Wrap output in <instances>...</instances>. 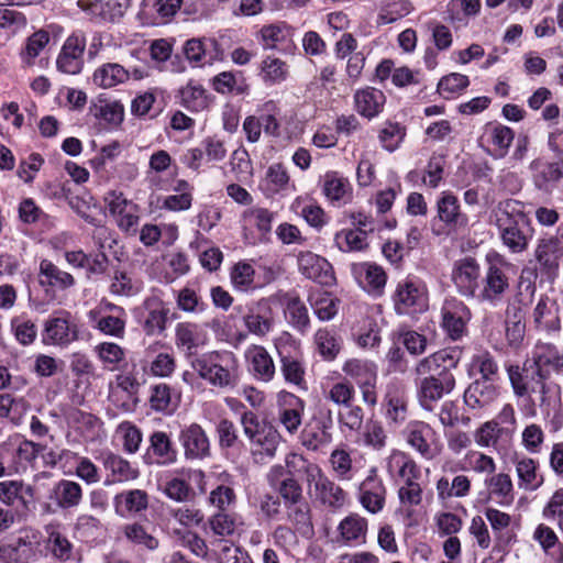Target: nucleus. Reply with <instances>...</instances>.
Segmentation results:
<instances>
[{
	"instance_id": "nucleus-1",
	"label": "nucleus",
	"mask_w": 563,
	"mask_h": 563,
	"mask_svg": "<svg viewBox=\"0 0 563 563\" xmlns=\"http://www.w3.org/2000/svg\"><path fill=\"white\" fill-rule=\"evenodd\" d=\"M461 356L459 347L443 349L417 364L415 372L421 377L417 395L422 408L431 410L434 402L454 389L455 377L452 371L457 367Z\"/></svg>"
},
{
	"instance_id": "nucleus-2",
	"label": "nucleus",
	"mask_w": 563,
	"mask_h": 563,
	"mask_svg": "<svg viewBox=\"0 0 563 563\" xmlns=\"http://www.w3.org/2000/svg\"><path fill=\"white\" fill-rule=\"evenodd\" d=\"M241 424L245 437L250 440L251 454L256 464L272 461L282 441L278 430L268 421L260 420L253 411L241 416Z\"/></svg>"
},
{
	"instance_id": "nucleus-3",
	"label": "nucleus",
	"mask_w": 563,
	"mask_h": 563,
	"mask_svg": "<svg viewBox=\"0 0 563 563\" xmlns=\"http://www.w3.org/2000/svg\"><path fill=\"white\" fill-rule=\"evenodd\" d=\"M517 205V201H506L496 214V225L501 241L512 253L523 252L533 234L529 218L516 209Z\"/></svg>"
},
{
	"instance_id": "nucleus-4",
	"label": "nucleus",
	"mask_w": 563,
	"mask_h": 563,
	"mask_svg": "<svg viewBox=\"0 0 563 563\" xmlns=\"http://www.w3.org/2000/svg\"><path fill=\"white\" fill-rule=\"evenodd\" d=\"M191 367L210 385L219 388L233 387L238 382V360L232 352L213 351L196 356Z\"/></svg>"
},
{
	"instance_id": "nucleus-5",
	"label": "nucleus",
	"mask_w": 563,
	"mask_h": 563,
	"mask_svg": "<svg viewBox=\"0 0 563 563\" xmlns=\"http://www.w3.org/2000/svg\"><path fill=\"white\" fill-rule=\"evenodd\" d=\"M508 377L518 397L530 396L548 384V372L532 361L525 362L522 367L510 365L507 368Z\"/></svg>"
},
{
	"instance_id": "nucleus-6",
	"label": "nucleus",
	"mask_w": 563,
	"mask_h": 563,
	"mask_svg": "<svg viewBox=\"0 0 563 563\" xmlns=\"http://www.w3.org/2000/svg\"><path fill=\"white\" fill-rule=\"evenodd\" d=\"M77 339L78 328L71 321L69 311L58 310L44 321L42 331L43 344L65 347Z\"/></svg>"
},
{
	"instance_id": "nucleus-7",
	"label": "nucleus",
	"mask_w": 563,
	"mask_h": 563,
	"mask_svg": "<svg viewBox=\"0 0 563 563\" xmlns=\"http://www.w3.org/2000/svg\"><path fill=\"white\" fill-rule=\"evenodd\" d=\"M511 265L504 260L489 261L479 297L493 305L501 301L510 286Z\"/></svg>"
},
{
	"instance_id": "nucleus-8",
	"label": "nucleus",
	"mask_w": 563,
	"mask_h": 563,
	"mask_svg": "<svg viewBox=\"0 0 563 563\" xmlns=\"http://www.w3.org/2000/svg\"><path fill=\"white\" fill-rule=\"evenodd\" d=\"M104 200L119 229L128 234H135L140 221L137 205L128 200L123 194L115 191L109 192Z\"/></svg>"
},
{
	"instance_id": "nucleus-9",
	"label": "nucleus",
	"mask_w": 563,
	"mask_h": 563,
	"mask_svg": "<svg viewBox=\"0 0 563 563\" xmlns=\"http://www.w3.org/2000/svg\"><path fill=\"white\" fill-rule=\"evenodd\" d=\"M407 443L422 457L432 460L437 455V432L423 421H410L404 430Z\"/></svg>"
},
{
	"instance_id": "nucleus-10",
	"label": "nucleus",
	"mask_w": 563,
	"mask_h": 563,
	"mask_svg": "<svg viewBox=\"0 0 563 563\" xmlns=\"http://www.w3.org/2000/svg\"><path fill=\"white\" fill-rule=\"evenodd\" d=\"M86 43V36L82 33L76 32L69 35L57 57V69L69 75L79 74L84 66Z\"/></svg>"
},
{
	"instance_id": "nucleus-11",
	"label": "nucleus",
	"mask_w": 563,
	"mask_h": 563,
	"mask_svg": "<svg viewBox=\"0 0 563 563\" xmlns=\"http://www.w3.org/2000/svg\"><path fill=\"white\" fill-rule=\"evenodd\" d=\"M428 308V298L422 288L412 282L399 284L395 295V310L398 314L412 316Z\"/></svg>"
},
{
	"instance_id": "nucleus-12",
	"label": "nucleus",
	"mask_w": 563,
	"mask_h": 563,
	"mask_svg": "<svg viewBox=\"0 0 563 563\" xmlns=\"http://www.w3.org/2000/svg\"><path fill=\"white\" fill-rule=\"evenodd\" d=\"M442 327L452 340L461 339L471 319L467 306L456 299L445 300L441 309Z\"/></svg>"
},
{
	"instance_id": "nucleus-13",
	"label": "nucleus",
	"mask_w": 563,
	"mask_h": 563,
	"mask_svg": "<svg viewBox=\"0 0 563 563\" xmlns=\"http://www.w3.org/2000/svg\"><path fill=\"white\" fill-rule=\"evenodd\" d=\"M298 267L302 275L320 285L331 286L335 282L332 265L324 257L312 252L299 254Z\"/></svg>"
},
{
	"instance_id": "nucleus-14",
	"label": "nucleus",
	"mask_w": 563,
	"mask_h": 563,
	"mask_svg": "<svg viewBox=\"0 0 563 563\" xmlns=\"http://www.w3.org/2000/svg\"><path fill=\"white\" fill-rule=\"evenodd\" d=\"M150 446L144 455L146 464L158 466H169L175 464L178 459V451L175 448L170 437L163 431H154L150 435Z\"/></svg>"
},
{
	"instance_id": "nucleus-15",
	"label": "nucleus",
	"mask_w": 563,
	"mask_h": 563,
	"mask_svg": "<svg viewBox=\"0 0 563 563\" xmlns=\"http://www.w3.org/2000/svg\"><path fill=\"white\" fill-rule=\"evenodd\" d=\"M279 401L278 422L287 433L294 435L302 423L305 401L290 393L282 394Z\"/></svg>"
},
{
	"instance_id": "nucleus-16",
	"label": "nucleus",
	"mask_w": 563,
	"mask_h": 563,
	"mask_svg": "<svg viewBox=\"0 0 563 563\" xmlns=\"http://www.w3.org/2000/svg\"><path fill=\"white\" fill-rule=\"evenodd\" d=\"M386 488L377 476L376 467H372L360 485V501L367 511L377 514L384 508Z\"/></svg>"
},
{
	"instance_id": "nucleus-17",
	"label": "nucleus",
	"mask_w": 563,
	"mask_h": 563,
	"mask_svg": "<svg viewBox=\"0 0 563 563\" xmlns=\"http://www.w3.org/2000/svg\"><path fill=\"white\" fill-rule=\"evenodd\" d=\"M179 441L188 460H201L210 454L209 439L198 423H191L181 429Z\"/></svg>"
},
{
	"instance_id": "nucleus-18",
	"label": "nucleus",
	"mask_w": 563,
	"mask_h": 563,
	"mask_svg": "<svg viewBox=\"0 0 563 563\" xmlns=\"http://www.w3.org/2000/svg\"><path fill=\"white\" fill-rule=\"evenodd\" d=\"M479 275V265L472 257H465L454 263L452 280L463 296L473 297L475 295Z\"/></svg>"
},
{
	"instance_id": "nucleus-19",
	"label": "nucleus",
	"mask_w": 563,
	"mask_h": 563,
	"mask_svg": "<svg viewBox=\"0 0 563 563\" xmlns=\"http://www.w3.org/2000/svg\"><path fill=\"white\" fill-rule=\"evenodd\" d=\"M243 321L250 333L264 336L273 325L272 308L268 300L261 299L245 307Z\"/></svg>"
},
{
	"instance_id": "nucleus-20",
	"label": "nucleus",
	"mask_w": 563,
	"mask_h": 563,
	"mask_svg": "<svg viewBox=\"0 0 563 563\" xmlns=\"http://www.w3.org/2000/svg\"><path fill=\"white\" fill-rule=\"evenodd\" d=\"M310 481L308 486L314 488L316 497L321 500L322 504L329 507H341L345 501L344 490L325 476L321 468L318 471L312 470L310 473Z\"/></svg>"
},
{
	"instance_id": "nucleus-21",
	"label": "nucleus",
	"mask_w": 563,
	"mask_h": 563,
	"mask_svg": "<svg viewBox=\"0 0 563 563\" xmlns=\"http://www.w3.org/2000/svg\"><path fill=\"white\" fill-rule=\"evenodd\" d=\"M532 277H534V273L531 269H522L519 277L518 294L516 297L518 305L511 303L508 307L506 322L526 323V312L521 305H528L536 292V284L532 280Z\"/></svg>"
},
{
	"instance_id": "nucleus-22",
	"label": "nucleus",
	"mask_w": 563,
	"mask_h": 563,
	"mask_svg": "<svg viewBox=\"0 0 563 563\" xmlns=\"http://www.w3.org/2000/svg\"><path fill=\"white\" fill-rule=\"evenodd\" d=\"M322 192L332 205L336 206L347 205L353 198L349 179L332 170L327 172L322 178Z\"/></svg>"
},
{
	"instance_id": "nucleus-23",
	"label": "nucleus",
	"mask_w": 563,
	"mask_h": 563,
	"mask_svg": "<svg viewBox=\"0 0 563 563\" xmlns=\"http://www.w3.org/2000/svg\"><path fill=\"white\" fill-rule=\"evenodd\" d=\"M245 358L249 363L250 372L257 380L268 383L274 378L276 374L275 364L264 346L252 345L247 349Z\"/></svg>"
},
{
	"instance_id": "nucleus-24",
	"label": "nucleus",
	"mask_w": 563,
	"mask_h": 563,
	"mask_svg": "<svg viewBox=\"0 0 563 563\" xmlns=\"http://www.w3.org/2000/svg\"><path fill=\"white\" fill-rule=\"evenodd\" d=\"M534 256L542 272L552 274L559 268L563 257V242L556 236L540 240Z\"/></svg>"
},
{
	"instance_id": "nucleus-25",
	"label": "nucleus",
	"mask_w": 563,
	"mask_h": 563,
	"mask_svg": "<svg viewBox=\"0 0 563 563\" xmlns=\"http://www.w3.org/2000/svg\"><path fill=\"white\" fill-rule=\"evenodd\" d=\"M115 514L122 518L135 516L148 507V495L142 489H130L117 494L113 498Z\"/></svg>"
},
{
	"instance_id": "nucleus-26",
	"label": "nucleus",
	"mask_w": 563,
	"mask_h": 563,
	"mask_svg": "<svg viewBox=\"0 0 563 563\" xmlns=\"http://www.w3.org/2000/svg\"><path fill=\"white\" fill-rule=\"evenodd\" d=\"M499 395L495 382L474 380L464 393V402L472 409H483L493 404Z\"/></svg>"
},
{
	"instance_id": "nucleus-27",
	"label": "nucleus",
	"mask_w": 563,
	"mask_h": 563,
	"mask_svg": "<svg viewBox=\"0 0 563 563\" xmlns=\"http://www.w3.org/2000/svg\"><path fill=\"white\" fill-rule=\"evenodd\" d=\"M438 218L449 228H460L467 224V217L460 209L456 196L450 191H443L437 201Z\"/></svg>"
},
{
	"instance_id": "nucleus-28",
	"label": "nucleus",
	"mask_w": 563,
	"mask_h": 563,
	"mask_svg": "<svg viewBox=\"0 0 563 563\" xmlns=\"http://www.w3.org/2000/svg\"><path fill=\"white\" fill-rule=\"evenodd\" d=\"M333 426L332 412L327 411L325 417L317 420L316 427L306 429L302 432V445L308 450L317 451L332 442V434L330 432Z\"/></svg>"
},
{
	"instance_id": "nucleus-29",
	"label": "nucleus",
	"mask_w": 563,
	"mask_h": 563,
	"mask_svg": "<svg viewBox=\"0 0 563 563\" xmlns=\"http://www.w3.org/2000/svg\"><path fill=\"white\" fill-rule=\"evenodd\" d=\"M84 493L79 483L70 479H60L57 482L51 493V498L60 509L77 508L82 501Z\"/></svg>"
},
{
	"instance_id": "nucleus-30",
	"label": "nucleus",
	"mask_w": 563,
	"mask_h": 563,
	"mask_svg": "<svg viewBox=\"0 0 563 563\" xmlns=\"http://www.w3.org/2000/svg\"><path fill=\"white\" fill-rule=\"evenodd\" d=\"M533 322L538 330L556 332L560 330V318L555 301L541 296L533 309Z\"/></svg>"
},
{
	"instance_id": "nucleus-31",
	"label": "nucleus",
	"mask_w": 563,
	"mask_h": 563,
	"mask_svg": "<svg viewBox=\"0 0 563 563\" xmlns=\"http://www.w3.org/2000/svg\"><path fill=\"white\" fill-rule=\"evenodd\" d=\"M101 462L107 472L112 476V483H123L136 479L140 472L136 467L113 452H106L101 455Z\"/></svg>"
},
{
	"instance_id": "nucleus-32",
	"label": "nucleus",
	"mask_w": 563,
	"mask_h": 563,
	"mask_svg": "<svg viewBox=\"0 0 563 563\" xmlns=\"http://www.w3.org/2000/svg\"><path fill=\"white\" fill-rule=\"evenodd\" d=\"M489 498L500 506H510L514 503V486L510 476L506 473L494 474L484 482Z\"/></svg>"
},
{
	"instance_id": "nucleus-33",
	"label": "nucleus",
	"mask_w": 563,
	"mask_h": 563,
	"mask_svg": "<svg viewBox=\"0 0 563 563\" xmlns=\"http://www.w3.org/2000/svg\"><path fill=\"white\" fill-rule=\"evenodd\" d=\"M354 101L356 111L361 115L372 119L382 111L385 96L380 90L367 87L355 92Z\"/></svg>"
},
{
	"instance_id": "nucleus-34",
	"label": "nucleus",
	"mask_w": 563,
	"mask_h": 563,
	"mask_svg": "<svg viewBox=\"0 0 563 563\" xmlns=\"http://www.w3.org/2000/svg\"><path fill=\"white\" fill-rule=\"evenodd\" d=\"M164 345L155 342L145 350V357L150 361V371L154 376L167 377L175 371V358L170 353L159 351Z\"/></svg>"
},
{
	"instance_id": "nucleus-35",
	"label": "nucleus",
	"mask_w": 563,
	"mask_h": 563,
	"mask_svg": "<svg viewBox=\"0 0 563 563\" xmlns=\"http://www.w3.org/2000/svg\"><path fill=\"white\" fill-rule=\"evenodd\" d=\"M45 532L47 534L46 548L49 553L59 561L70 560L73 556V544L68 538L60 532L59 525H47Z\"/></svg>"
},
{
	"instance_id": "nucleus-36",
	"label": "nucleus",
	"mask_w": 563,
	"mask_h": 563,
	"mask_svg": "<svg viewBox=\"0 0 563 563\" xmlns=\"http://www.w3.org/2000/svg\"><path fill=\"white\" fill-rule=\"evenodd\" d=\"M40 284L55 287L58 289H67L75 285V278L71 274L62 271L58 266L48 260L40 263Z\"/></svg>"
},
{
	"instance_id": "nucleus-37",
	"label": "nucleus",
	"mask_w": 563,
	"mask_h": 563,
	"mask_svg": "<svg viewBox=\"0 0 563 563\" xmlns=\"http://www.w3.org/2000/svg\"><path fill=\"white\" fill-rule=\"evenodd\" d=\"M342 371L352 378L357 386L377 382V367L373 362L352 358L344 363Z\"/></svg>"
},
{
	"instance_id": "nucleus-38",
	"label": "nucleus",
	"mask_w": 563,
	"mask_h": 563,
	"mask_svg": "<svg viewBox=\"0 0 563 563\" xmlns=\"http://www.w3.org/2000/svg\"><path fill=\"white\" fill-rule=\"evenodd\" d=\"M338 530L344 542L364 543L367 532V520L358 514H351L340 522Z\"/></svg>"
},
{
	"instance_id": "nucleus-39",
	"label": "nucleus",
	"mask_w": 563,
	"mask_h": 563,
	"mask_svg": "<svg viewBox=\"0 0 563 563\" xmlns=\"http://www.w3.org/2000/svg\"><path fill=\"white\" fill-rule=\"evenodd\" d=\"M129 77V70H126L122 65L108 63L95 71L93 82L102 88H112L126 81Z\"/></svg>"
},
{
	"instance_id": "nucleus-40",
	"label": "nucleus",
	"mask_w": 563,
	"mask_h": 563,
	"mask_svg": "<svg viewBox=\"0 0 563 563\" xmlns=\"http://www.w3.org/2000/svg\"><path fill=\"white\" fill-rule=\"evenodd\" d=\"M37 544L34 536L19 537L14 543L3 548L2 551L8 553L15 563H29L35 556Z\"/></svg>"
},
{
	"instance_id": "nucleus-41",
	"label": "nucleus",
	"mask_w": 563,
	"mask_h": 563,
	"mask_svg": "<svg viewBox=\"0 0 563 563\" xmlns=\"http://www.w3.org/2000/svg\"><path fill=\"white\" fill-rule=\"evenodd\" d=\"M287 510L288 519L295 526L296 531L305 538L312 537L314 531L308 504L301 501L296 506H287Z\"/></svg>"
},
{
	"instance_id": "nucleus-42",
	"label": "nucleus",
	"mask_w": 563,
	"mask_h": 563,
	"mask_svg": "<svg viewBox=\"0 0 563 563\" xmlns=\"http://www.w3.org/2000/svg\"><path fill=\"white\" fill-rule=\"evenodd\" d=\"M280 371L286 383L291 384L299 389H307L305 379L306 369L299 360L290 355H282Z\"/></svg>"
},
{
	"instance_id": "nucleus-43",
	"label": "nucleus",
	"mask_w": 563,
	"mask_h": 563,
	"mask_svg": "<svg viewBox=\"0 0 563 563\" xmlns=\"http://www.w3.org/2000/svg\"><path fill=\"white\" fill-rule=\"evenodd\" d=\"M181 104L190 110L198 112L208 106V98L203 87L197 82L189 81L179 91Z\"/></svg>"
},
{
	"instance_id": "nucleus-44",
	"label": "nucleus",
	"mask_w": 563,
	"mask_h": 563,
	"mask_svg": "<svg viewBox=\"0 0 563 563\" xmlns=\"http://www.w3.org/2000/svg\"><path fill=\"white\" fill-rule=\"evenodd\" d=\"M537 394L538 405L544 418H549L553 409L561 407V388L558 384L549 382Z\"/></svg>"
},
{
	"instance_id": "nucleus-45",
	"label": "nucleus",
	"mask_w": 563,
	"mask_h": 563,
	"mask_svg": "<svg viewBox=\"0 0 563 563\" xmlns=\"http://www.w3.org/2000/svg\"><path fill=\"white\" fill-rule=\"evenodd\" d=\"M261 75L267 84H278L286 79L288 75L287 64L274 56H267L262 60Z\"/></svg>"
},
{
	"instance_id": "nucleus-46",
	"label": "nucleus",
	"mask_w": 563,
	"mask_h": 563,
	"mask_svg": "<svg viewBox=\"0 0 563 563\" xmlns=\"http://www.w3.org/2000/svg\"><path fill=\"white\" fill-rule=\"evenodd\" d=\"M362 443L375 451H380L386 446L387 434L380 422L369 420L366 422L362 433Z\"/></svg>"
},
{
	"instance_id": "nucleus-47",
	"label": "nucleus",
	"mask_w": 563,
	"mask_h": 563,
	"mask_svg": "<svg viewBox=\"0 0 563 563\" xmlns=\"http://www.w3.org/2000/svg\"><path fill=\"white\" fill-rule=\"evenodd\" d=\"M175 343L189 354L199 345L198 325L191 322H180L175 329Z\"/></svg>"
},
{
	"instance_id": "nucleus-48",
	"label": "nucleus",
	"mask_w": 563,
	"mask_h": 563,
	"mask_svg": "<svg viewBox=\"0 0 563 563\" xmlns=\"http://www.w3.org/2000/svg\"><path fill=\"white\" fill-rule=\"evenodd\" d=\"M330 464L336 477L350 481L353 477V463L351 454L343 448H336L330 455Z\"/></svg>"
},
{
	"instance_id": "nucleus-49",
	"label": "nucleus",
	"mask_w": 563,
	"mask_h": 563,
	"mask_svg": "<svg viewBox=\"0 0 563 563\" xmlns=\"http://www.w3.org/2000/svg\"><path fill=\"white\" fill-rule=\"evenodd\" d=\"M517 475L520 485L526 489H537L543 482L542 476L537 474V464L532 459H522L516 464Z\"/></svg>"
},
{
	"instance_id": "nucleus-50",
	"label": "nucleus",
	"mask_w": 563,
	"mask_h": 563,
	"mask_svg": "<svg viewBox=\"0 0 563 563\" xmlns=\"http://www.w3.org/2000/svg\"><path fill=\"white\" fill-rule=\"evenodd\" d=\"M169 309L162 305L147 310L143 321V330L148 335L161 334L166 329Z\"/></svg>"
},
{
	"instance_id": "nucleus-51",
	"label": "nucleus",
	"mask_w": 563,
	"mask_h": 563,
	"mask_svg": "<svg viewBox=\"0 0 563 563\" xmlns=\"http://www.w3.org/2000/svg\"><path fill=\"white\" fill-rule=\"evenodd\" d=\"M275 489L286 507L296 506L303 500L302 486L294 476L282 479Z\"/></svg>"
},
{
	"instance_id": "nucleus-52",
	"label": "nucleus",
	"mask_w": 563,
	"mask_h": 563,
	"mask_svg": "<svg viewBox=\"0 0 563 563\" xmlns=\"http://www.w3.org/2000/svg\"><path fill=\"white\" fill-rule=\"evenodd\" d=\"M49 42V34L44 30H40L27 37L24 49L21 52V58L24 64L32 65L34 59L40 55Z\"/></svg>"
},
{
	"instance_id": "nucleus-53",
	"label": "nucleus",
	"mask_w": 563,
	"mask_h": 563,
	"mask_svg": "<svg viewBox=\"0 0 563 563\" xmlns=\"http://www.w3.org/2000/svg\"><path fill=\"white\" fill-rule=\"evenodd\" d=\"M314 343L324 360L332 361L340 352V343L334 333L328 329H319L314 334Z\"/></svg>"
},
{
	"instance_id": "nucleus-54",
	"label": "nucleus",
	"mask_w": 563,
	"mask_h": 563,
	"mask_svg": "<svg viewBox=\"0 0 563 563\" xmlns=\"http://www.w3.org/2000/svg\"><path fill=\"white\" fill-rule=\"evenodd\" d=\"M470 85L468 77L460 73L443 76L438 84V91L445 99H451Z\"/></svg>"
},
{
	"instance_id": "nucleus-55",
	"label": "nucleus",
	"mask_w": 563,
	"mask_h": 563,
	"mask_svg": "<svg viewBox=\"0 0 563 563\" xmlns=\"http://www.w3.org/2000/svg\"><path fill=\"white\" fill-rule=\"evenodd\" d=\"M11 328L16 341L23 346L31 345L36 340L37 328L30 319L14 317L11 320Z\"/></svg>"
},
{
	"instance_id": "nucleus-56",
	"label": "nucleus",
	"mask_w": 563,
	"mask_h": 563,
	"mask_svg": "<svg viewBox=\"0 0 563 563\" xmlns=\"http://www.w3.org/2000/svg\"><path fill=\"white\" fill-rule=\"evenodd\" d=\"M367 233L358 230L341 231L335 234V243L344 252L362 251L367 246Z\"/></svg>"
},
{
	"instance_id": "nucleus-57",
	"label": "nucleus",
	"mask_w": 563,
	"mask_h": 563,
	"mask_svg": "<svg viewBox=\"0 0 563 563\" xmlns=\"http://www.w3.org/2000/svg\"><path fill=\"white\" fill-rule=\"evenodd\" d=\"M291 324L300 332H306L310 324L308 309L299 297H291L286 307Z\"/></svg>"
},
{
	"instance_id": "nucleus-58",
	"label": "nucleus",
	"mask_w": 563,
	"mask_h": 563,
	"mask_svg": "<svg viewBox=\"0 0 563 563\" xmlns=\"http://www.w3.org/2000/svg\"><path fill=\"white\" fill-rule=\"evenodd\" d=\"M354 397L355 388L347 379L334 383L327 395V398L332 402L343 407H350V405L353 404Z\"/></svg>"
},
{
	"instance_id": "nucleus-59",
	"label": "nucleus",
	"mask_w": 563,
	"mask_h": 563,
	"mask_svg": "<svg viewBox=\"0 0 563 563\" xmlns=\"http://www.w3.org/2000/svg\"><path fill=\"white\" fill-rule=\"evenodd\" d=\"M561 179H563V159L542 164L536 175V184L540 189L549 184H556Z\"/></svg>"
},
{
	"instance_id": "nucleus-60",
	"label": "nucleus",
	"mask_w": 563,
	"mask_h": 563,
	"mask_svg": "<svg viewBox=\"0 0 563 563\" xmlns=\"http://www.w3.org/2000/svg\"><path fill=\"white\" fill-rule=\"evenodd\" d=\"M406 135V130L399 123L387 122L380 130L378 139L382 146L388 152L398 148Z\"/></svg>"
},
{
	"instance_id": "nucleus-61",
	"label": "nucleus",
	"mask_w": 563,
	"mask_h": 563,
	"mask_svg": "<svg viewBox=\"0 0 563 563\" xmlns=\"http://www.w3.org/2000/svg\"><path fill=\"white\" fill-rule=\"evenodd\" d=\"M178 309L189 313L202 312L206 309V303L201 297L191 288L185 287L180 289L176 297Z\"/></svg>"
},
{
	"instance_id": "nucleus-62",
	"label": "nucleus",
	"mask_w": 563,
	"mask_h": 563,
	"mask_svg": "<svg viewBox=\"0 0 563 563\" xmlns=\"http://www.w3.org/2000/svg\"><path fill=\"white\" fill-rule=\"evenodd\" d=\"M151 408L158 412L172 411V391L167 384H157L151 387Z\"/></svg>"
},
{
	"instance_id": "nucleus-63",
	"label": "nucleus",
	"mask_w": 563,
	"mask_h": 563,
	"mask_svg": "<svg viewBox=\"0 0 563 563\" xmlns=\"http://www.w3.org/2000/svg\"><path fill=\"white\" fill-rule=\"evenodd\" d=\"M125 538L139 545H143L148 550H155L158 548V540L148 534L143 526L139 523H132L124 527Z\"/></svg>"
},
{
	"instance_id": "nucleus-64",
	"label": "nucleus",
	"mask_w": 563,
	"mask_h": 563,
	"mask_svg": "<svg viewBox=\"0 0 563 563\" xmlns=\"http://www.w3.org/2000/svg\"><path fill=\"white\" fill-rule=\"evenodd\" d=\"M387 276L384 269L375 264L364 265V287L368 291L380 294L386 285Z\"/></svg>"
}]
</instances>
